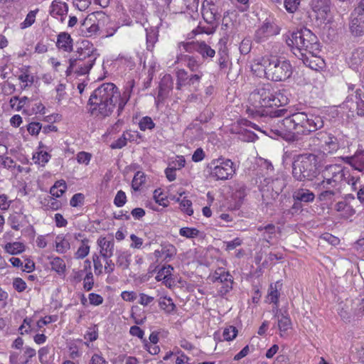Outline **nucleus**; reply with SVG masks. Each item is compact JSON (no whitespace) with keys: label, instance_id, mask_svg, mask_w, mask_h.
I'll use <instances>...</instances> for the list:
<instances>
[{"label":"nucleus","instance_id":"29","mask_svg":"<svg viewBox=\"0 0 364 364\" xmlns=\"http://www.w3.org/2000/svg\"><path fill=\"white\" fill-rule=\"evenodd\" d=\"M184 61L186 65L192 72H198V69L201 65V63L194 56L188 55H183L181 53L177 56L176 62Z\"/></svg>","mask_w":364,"mask_h":364},{"label":"nucleus","instance_id":"21","mask_svg":"<svg viewBox=\"0 0 364 364\" xmlns=\"http://www.w3.org/2000/svg\"><path fill=\"white\" fill-rule=\"evenodd\" d=\"M56 46L59 50L70 53L73 50V40L67 32H60L57 36Z\"/></svg>","mask_w":364,"mask_h":364},{"label":"nucleus","instance_id":"13","mask_svg":"<svg viewBox=\"0 0 364 364\" xmlns=\"http://www.w3.org/2000/svg\"><path fill=\"white\" fill-rule=\"evenodd\" d=\"M279 33L278 27L269 22L264 21L255 31L254 40L260 43L266 41L270 36L277 35Z\"/></svg>","mask_w":364,"mask_h":364},{"label":"nucleus","instance_id":"22","mask_svg":"<svg viewBox=\"0 0 364 364\" xmlns=\"http://www.w3.org/2000/svg\"><path fill=\"white\" fill-rule=\"evenodd\" d=\"M82 44L84 46V47L77 48L74 55L70 59H79L80 61L92 59L93 62H95L97 59V55L94 53L93 49L88 48L87 46L85 45V42H82Z\"/></svg>","mask_w":364,"mask_h":364},{"label":"nucleus","instance_id":"39","mask_svg":"<svg viewBox=\"0 0 364 364\" xmlns=\"http://www.w3.org/2000/svg\"><path fill=\"white\" fill-rule=\"evenodd\" d=\"M51 156L46 151H38L33 155V161L35 164H37L41 166H45V165L48 162Z\"/></svg>","mask_w":364,"mask_h":364},{"label":"nucleus","instance_id":"38","mask_svg":"<svg viewBox=\"0 0 364 364\" xmlns=\"http://www.w3.org/2000/svg\"><path fill=\"white\" fill-rule=\"evenodd\" d=\"M67 186L65 181H57L55 184L50 188V193L52 196L55 198L60 197L66 191Z\"/></svg>","mask_w":364,"mask_h":364},{"label":"nucleus","instance_id":"26","mask_svg":"<svg viewBox=\"0 0 364 364\" xmlns=\"http://www.w3.org/2000/svg\"><path fill=\"white\" fill-rule=\"evenodd\" d=\"M294 200H299V202L311 203L315 199L314 193L306 188H299L296 190L292 195Z\"/></svg>","mask_w":364,"mask_h":364},{"label":"nucleus","instance_id":"15","mask_svg":"<svg viewBox=\"0 0 364 364\" xmlns=\"http://www.w3.org/2000/svg\"><path fill=\"white\" fill-rule=\"evenodd\" d=\"M323 178V181L318 184V186L323 190L319 195V198L321 200L331 199L338 193L341 184L330 178Z\"/></svg>","mask_w":364,"mask_h":364},{"label":"nucleus","instance_id":"64","mask_svg":"<svg viewBox=\"0 0 364 364\" xmlns=\"http://www.w3.org/2000/svg\"><path fill=\"white\" fill-rule=\"evenodd\" d=\"M242 240L239 237H236L231 241L224 242V245L225 246V250L227 251L233 250L238 246L241 245Z\"/></svg>","mask_w":364,"mask_h":364},{"label":"nucleus","instance_id":"9","mask_svg":"<svg viewBox=\"0 0 364 364\" xmlns=\"http://www.w3.org/2000/svg\"><path fill=\"white\" fill-rule=\"evenodd\" d=\"M224 5L223 0H204L202 5L203 16L205 21L213 24L220 17Z\"/></svg>","mask_w":364,"mask_h":364},{"label":"nucleus","instance_id":"27","mask_svg":"<svg viewBox=\"0 0 364 364\" xmlns=\"http://www.w3.org/2000/svg\"><path fill=\"white\" fill-rule=\"evenodd\" d=\"M330 0H312L311 6L313 10L318 13L321 18L330 11Z\"/></svg>","mask_w":364,"mask_h":364},{"label":"nucleus","instance_id":"14","mask_svg":"<svg viewBox=\"0 0 364 364\" xmlns=\"http://www.w3.org/2000/svg\"><path fill=\"white\" fill-rule=\"evenodd\" d=\"M360 11V9H355L350 16L349 28L355 36L364 35V12Z\"/></svg>","mask_w":364,"mask_h":364},{"label":"nucleus","instance_id":"56","mask_svg":"<svg viewBox=\"0 0 364 364\" xmlns=\"http://www.w3.org/2000/svg\"><path fill=\"white\" fill-rule=\"evenodd\" d=\"M299 4L300 0H284L285 9L289 13L295 12L297 10Z\"/></svg>","mask_w":364,"mask_h":364},{"label":"nucleus","instance_id":"58","mask_svg":"<svg viewBox=\"0 0 364 364\" xmlns=\"http://www.w3.org/2000/svg\"><path fill=\"white\" fill-rule=\"evenodd\" d=\"M85 196L82 193H75L70 200L72 207H77L83 204Z\"/></svg>","mask_w":364,"mask_h":364},{"label":"nucleus","instance_id":"32","mask_svg":"<svg viewBox=\"0 0 364 364\" xmlns=\"http://www.w3.org/2000/svg\"><path fill=\"white\" fill-rule=\"evenodd\" d=\"M5 251L10 255H18L25 250V246L19 242H8L4 246Z\"/></svg>","mask_w":364,"mask_h":364},{"label":"nucleus","instance_id":"33","mask_svg":"<svg viewBox=\"0 0 364 364\" xmlns=\"http://www.w3.org/2000/svg\"><path fill=\"white\" fill-rule=\"evenodd\" d=\"M198 53L202 56L203 59L208 58H213L215 55V51L209 45L204 41L199 42Z\"/></svg>","mask_w":364,"mask_h":364},{"label":"nucleus","instance_id":"35","mask_svg":"<svg viewBox=\"0 0 364 364\" xmlns=\"http://www.w3.org/2000/svg\"><path fill=\"white\" fill-rule=\"evenodd\" d=\"M70 248L69 240L58 235L55 238V250L60 254L66 252Z\"/></svg>","mask_w":364,"mask_h":364},{"label":"nucleus","instance_id":"18","mask_svg":"<svg viewBox=\"0 0 364 364\" xmlns=\"http://www.w3.org/2000/svg\"><path fill=\"white\" fill-rule=\"evenodd\" d=\"M97 245L100 247V254L103 259L111 258L114 255V241L113 239L108 240L105 237H101L97 240Z\"/></svg>","mask_w":364,"mask_h":364},{"label":"nucleus","instance_id":"2","mask_svg":"<svg viewBox=\"0 0 364 364\" xmlns=\"http://www.w3.org/2000/svg\"><path fill=\"white\" fill-rule=\"evenodd\" d=\"M131 95V90L127 89L120 96L116 85L111 82L103 83L91 94L88 105L89 112L96 117L105 118L109 116L117 104L118 112H121Z\"/></svg>","mask_w":364,"mask_h":364},{"label":"nucleus","instance_id":"11","mask_svg":"<svg viewBox=\"0 0 364 364\" xmlns=\"http://www.w3.org/2000/svg\"><path fill=\"white\" fill-rule=\"evenodd\" d=\"M97 16L105 18V14L102 11H97L89 14L81 23L80 26V34L83 36L91 37L95 35L99 31V24L95 21Z\"/></svg>","mask_w":364,"mask_h":364},{"label":"nucleus","instance_id":"3","mask_svg":"<svg viewBox=\"0 0 364 364\" xmlns=\"http://www.w3.org/2000/svg\"><path fill=\"white\" fill-rule=\"evenodd\" d=\"M286 42L297 58H300L302 53L317 55L321 51L316 36L306 28L293 32Z\"/></svg>","mask_w":364,"mask_h":364},{"label":"nucleus","instance_id":"53","mask_svg":"<svg viewBox=\"0 0 364 364\" xmlns=\"http://www.w3.org/2000/svg\"><path fill=\"white\" fill-rule=\"evenodd\" d=\"M180 205L182 211L186 213L188 215H191L193 213L192 209V202L190 200L186 199L185 198L181 200Z\"/></svg>","mask_w":364,"mask_h":364},{"label":"nucleus","instance_id":"43","mask_svg":"<svg viewBox=\"0 0 364 364\" xmlns=\"http://www.w3.org/2000/svg\"><path fill=\"white\" fill-rule=\"evenodd\" d=\"M199 42H181L178 45L181 52L193 53L197 52L198 49Z\"/></svg>","mask_w":364,"mask_h":364},{"label":"nucleus","instance_id":"19","mask_svg":"<svg viewBox=\"0 0 364 364\" xmlns=\"http://www.w3.org/2000/svg\"><path fill=\"white\" fill-rule=\"evenodd\" d=\"M299 58L302 60L304 65L315 70L323 68L325 64L323 60L318 56V54L302 53L301 56Z\"/></svg>","mask_w":364,"mask_h":364},{"label":"nucleus","instance_id":"61","mask_svg":"<svg viewBox=\"0 0 364 364\" xmlns=\"http://www.w3.org/2000/svg\"><path fill=\"white\" fill-rule=\"evenodd\" d=\"M247 195V187L244 184H238L235 193V197L242 200Z\"/></svg>","mask_w":364,"mask_h":364},{"label":"nucleus","instance_id":"20","mask_svg":"<svg viewBox=\"0 0 364 364\" xmlns=\"http://www.w3.org/2000/svg\"><path fill=\"white\" fill-rule=\"evenodd\" d=\"M343 160L354 169L364 172V151H356L353 156L343 157Z\"/></svg>","mask_w":364,"mask_h":364},{"label":"nucleus","instance_id":"37","mask_svg":"<svg viewBox=\"0 0 364 364\" xmlns=\"http://www.w3.org/2000/svg\"><path fill=\"white\" fill-rule=\"evenodd\" d=\"M161 252L164 253V260L169 261L173 258L177 252V250L174 245L171 243L165 242L161 244Z\"/></svg>","mask_w":364,"mask_h":364},{"label":"nucleus","instance_id":"36","mask_svg":"<svg viewBox=\"0 0 364 364\" xmlns=\"http://www.w3.org/2000/svg\"><path fill=\"white\" fill-rule=\"evenodd\" d=\"M159 306L167 314L172 313L176 308V305L174 304L172 299L166 296L159 299Z\"/></svg>","mask_w":364,"mask_h":364},{"label":"nucleus","instance_id":"34","mask_svg":"<svg viewBox=\"0 0 364 364\" xmlns=\"http://www.w3.org/2000/svg\"><path fill=\"white\" fill-rule=\"evenodd\" d=\"M26 217L27 216L26 215H23V213H15L14 214L10 215L8 221L13 230H18L22 226V219H26Z\"/></svg>","mask_w":364,"mask_h":364},{"label":"nucleus","instance_id":"17","mask_svg":"<svg viewBox=\"0 0 364 364\" xmlns=\"http://www.w3.org/2000/svg\"><path fill=\"white\" fill-rule=\"evenodd\" d=\"M274 318H277V328L279 331V336L282 338H287L289 336V330L292 328V323L289 315L279 314L278 310L274 314Z\"/></svg>","mask_w":364,"mask_h":364},{"label":"nucleus","instance_id":"31","mask_svg":"<svg viewBox=\"0 0 364 364\" xmlns=\"http://www.w3.org/2000/svg\"><path fill=\"white\" fill-rule=\"evenodd\" d=\"M277 228L274 224L269 223L267 225H260L257 227V231L262 233L264 239L269 242L276 233Z\"/></svg>","mask_w":364,"mask_h":364},{"label":"nucleus","instance_id":"52","mask_svg":"<svg viewBox=\"0 0 364 364\" xmlns=\"http://www.w3.org/2000/svg\"><path fill=\"white\" fill-rule=\"evenodd\" d=\"M154 198L155 201L159 203L160 205L166 207L168 205L167 199L163 196V193L161 189H156L154 192Z\"/></svg>","mask_w":364,"mask_h":364},{"label":"nucleus","instance_id":"45","mask_svg":"<svg viewBox=\"0 0 364 364\" xmlns=\"http://www.w3.org/2000/svg\"><path fill=\"white\" fill-rule=\"evenodd\" d=\"M279 293L277 289L276 284L274 287L273 284H271L269 287L268 295H267V299L269 301L270 303H273L276 308H278L279 306Z\"/></svg>","mask_w":364,"mask_h":364},{"label":"nucleus","instance_id":"7","mask_svg":"<svg viewBox=\"0 0 364 364\" xmlns=\"http://www.w3.org/2000/svg\"><path fill=\"white\" fill-rule=\"evenodd\" d=\"M208 168L210 170V176L217 181L231 178L236 171L234 163L223 157L212 160L208 164Z\"/></svg>","mask_w":364,"mask_h":364},{"label":"nucleus","instance_id":"42","mask_svg":"<svg viewBox=\"0 0 364 364\" xmlns=\"http://www.w3.org/2000/svg\"><path fill=\"white\" fill-rule=\"evenodd\" d=\"M146 180V176L142 171H137L132 180V186L134 191L139 190L142 184L144 183Z\"/></svg>","mask_w":364,"mask_h":364},{"label":"nucleus","instance_id":"50","mask_svg":"<svg viewBox=\"0 0 364 364\" xmlns=\"http://www.w3.org/2000/svg\"><path fill=\"white\" fill-rule=\"evenodd\" d=\"M127 202V196H126V193L122 191V190H119V191H117L115 197H114V204L117 206V207H122L125 205Z\"/></svg>","mask_w":364,"mask_h":364},{"label":"nucleus","instance_id":"54","mask_svg":"<svg viewBox=\"0 0 364 364\" xmlns=\"http://www.w3.org/2000/svg\"><path fill=\"white\" fill-rule=\"evenodd\" d=\"M93 285H94L93 274L90 271L86 274V275L84 278L83 287L86 291H88L92 289Z\"/></svg>","mask_w":364,"mask_h":364},{"label":"nucleus","instance_id":"12","mask_svg":"<svg viewBox=\"0 0 364 364\" xmlns=\"http://www.w3.org/2000/svg\"><path fill=\"white\" fill-rule=\"evenodd\" d=\"M95 63L92 59L82 61L79 59H70L69 66L65 71L66 75L70 76L72 73H75L77 75L88 74Z\"/></svg>","mask_w":364,"mask_h":364},{"label":"nucleus","instance_id":"46","mask_svg":"<svg viewBox=\"0 0 364 364\" xmlns=\"http://www.w3.org/2000/svg\"><path fill=\"white\" fill-rule=\"evenodd\" d=\"M200 231L194 228H182L179 230V234L181 236L191 239L198 236Z\"/></svg>","mask_w":364,"mask_h":364},{"label":"nucleus","instance_id":"23","mask_svg":"<svg viewBox=\"0 0 364 364\" xmlns=\"http://www.w3.org/2000/svg\"><path fill=\"white\" fill-rule=\"evenodd\" d=\"M116 266L122 269L126 270L129 268L132 262V254L128 250H117L116 252Z\"/></svg>","mask_w":364,"mask_h":364},{"label":"nucleus","instance_id":"28","mask_svg":"<svg viewBox=\"0 0 364 364\" xmlns=\"http://www.w3.org/2000/svg\"><path fill=\"white\" fill-rule=\"evenodd\" d=\"M68 6L66 3L58 1L56 0L52 1L49 11L51 16H63L68 14Z\"/></svg>","mask_w":364,"mask_h":364},{"label":"nucleus","instance_id":"40","mask_svg":"<svg viewBox=\"0 0 364 364\" xmlns=\"http://www.w3.org/2000/svg\"><path fill=\"white\" fill-rule=\"evenodd\" d=\"M52 270L55 271L59 274H63L65 271V263L63 259L59 257L52 258L50 262Z\"/></svg>","mask_w":364,"mask_h":364},{"label":"nucleus","instance_id":"8","mask_svg":"<svg viewBox=\"0 0 364 364\" xmlns=\"http://www.w3.org/2000/svg\"><path fill=\"white\" fill-rule=\"evenodd\" d=\"M338 132L322 131L316 134L315 139L323 153L334 154L340 149V139Z\"/></svg>","mask_w":364,"mask_h":364},{"label":"nucleus","instance_id":"44","mask_svg":"<svg viewBox=\"0 0 364 364\" xmlns=\"http://www.w3.org/2000/svg\"><path fill=\"white\" fill-rule=\"evenodd\" d=\"M39 9H36L35 10L31 11L26 15L25 20L21 23V28L24 29L32 26L36 21V16Z\"/></svg>","mask_w":364,"mask_h":364},{"label":"nucleus","instance_id":"25","mask_svg":"<svg viewBox=\"0 0 364 364\" xmlns=\"http://www.w3.org/2000/svg\"><path fill=\"white\" fill-rule=\"evenodd\" d=\"M173 82L171 75H165L159 86V97L162 98L166 97L169 92L173 89Z\"/></svg>","mask_w":364,"mask_h":364},{"label":"nucleus","instance_id":"30","mask_svg":"<svg viewBox=\"0 0 364 364\" xmlns=\"http://www.w3.org/2000/svg\"><path fill=\"white\" fill-rule=\"evenodd\" d=\"M173 267L171 265L164 266L161 268L156 276L157 281H163L166 286L171 285L170 280L172 275Z\"/></svg>","mask_w":364,"mask_h":364},{"label":"nucleus","instance_id":"1","mask_svg":"<svg viewBox=\"0 0 364 364\" xmlns=\"http://www.w3.org/2000/svg\"><path fill=\"white\" fill-rule=\"evenodd\" d=\"M323 125V120L319 115L305 112L289 114L286 109H277L270 112L268 125L262 132L272 139L295 141L299 135H309Z\"/></svg>","mask_w":364,"mask_h":364},{"label":"nucleus","instance_id":"63","mask_svg":"<svg viewBox=\"0 0 364 364\" xmlns=\"http://www.w3.org/2000/svg\"><path fill=\"white\" fill-rule=\"evenodd\" d=\"M92 155L90 153L80 151L77 154V161L79 164L87 165L91 159Z\"/></svg>","mask_w":364,"mask_h":364},{"label":"nucleus","instance_id":"5","mask_svg":"<svg viewBox=\"0 0 364 364\" xmlns=\"http://www.w3.org/2000/svg\"><path fill=\"white\" fill-rule=\"evenodd\" d=\"M250 99L258 102L263 107H279L287 102V98L271 84L258 86L250 95Z\"/></svg>","mask_w":364,"mask_h":364},{"label":"nucleus","instance_id":"10","mask_svg":"<svg viewBox=\"0 0 364 364\" xmlns=\"http://www.w3.org/2000/svg\"><path fill=\"white\" fill-rule=\"evenodd\" d=\"M262 186V197H268L266 192L271 191V198L275 200L286 187L287 183L282 176H278L265 178Z\"/></svg>","mask_w":364,"mask_h":364},{"label":"nucleus","instance_id":"4","mask_svg":"<svg viewBox=\"0 0 364 364\" xmlns=\"http://www.w3.org/2000/svg\"><path fill=\"white\" fill-rule=\"evenodd\" d=\"M265 77L274 82H282L291 77L293 67L289 60L282 57L272 56L263 58Z\"/></svg>","mask_w":364,"mask_h":364},{"label":"nucleus","instance_id":"47","mask_svg":"<svg viewBox=\"0 0 364 364\" xmlns=\"http://www.w3.org/2000/svg\"><path fill=\"white\" fill-rule=\"evenodd\" d=\"M139 127L141 131L146 129H152L155 127V124L149 117H144L139 123Z\"/></svg>","mask_w":364,"mask_h":364},{"label":"nucleus","instance_id":"57","mask_svg":"<svg viewBox=\"0 0 364 364\" xmlns=\"http://www.w3.org/2000/svg\"><path fill=\"white\" fill-rule=\"evenodd\" d=\"M218 282L226 284L228 288L232 289V284L233 282L232 276L228 272H225V269L222 272Z\"/></svg>","mask_w":364,"mask_h":364},{"label":"nucleus","instance_id":"6","mask_svg":"<svg viewBox=\"0 0 364 364\" xmlns=\"http://www.w3.org/2000/svg\"><path fill=\"white\" fill-rule=\"evenodd\" d=\"M317 156L314 154L299 155L292 164L293 177L299 181H311L317 176Z\"/></svg>","mask_w":364,"mask_h":364},{"label":"nucleus","instance_id":"24","mask_svg":"<svg viewBox=\"0 0 364 364\" xmlns=\"http://www.w3.org/2000/svg\"><path fill=\"white\" fill-rule=\"evenodd\" d=\"M364 61V49L358 48L355 49L348 59L349 66L354 70H357Z\"/></svg>","mask_w":364,"mask_h":364},{"label":"nucleus","instance_id":"16","mask_svg":"<svg viewBox=\"0 0 364 364\" xmlns=\"http://www.w3.org/2000/svg\"><path fill=\"white\" fill-rule=\"evenodd\" d=\"M322 176L341 184L345 178V169L338 164L329 165L325 167Z\"/></svg>","mask_w":364,"mask_h":364},{"label":"nucleus","instance_id":"41","mask_svg":"<svg viewBox=\"0 0 364 364\" xmlns=\"http://www.w3.org/2000/svg\"><path fill=\"white\" fill-rule=\"evenodd\" d=\"M188 73L184 69H179L176 71V89L181 90L182 86L187 85L188 80Z\"/></svg>","mask_w":364,"mask_h":364},{"label":"nucleus","instance_id":"48","mask_svg":"<svg viewBox=\"0 0 364 364\" xmlns=\"http://www.w3.org/2000/svg\"><path fill=\"white\" fill-rule=\"evenodd\" d=\"M237 335V329L233 326H230L223 331V336L226 341H232Z\"/></svg>","mask_w":364,"mask_h":364},{"label":"nucleus","instance_id":"62","mask_svg":"<svg viewBox=\"0 0 364 364\" xmlns=\"http://www.w3.org/2000/svg\"><path fill=\"white\" fill-rule=\"evenodd\" d=\"M219 58L218 59V64L220 70L227 68L228 63V56L224 51L218 53Z\"/></svg>","mask_w":364,"mask_h":364},{"label":"nucleus","instance_id":"59","mask_svg":"<svg viewBox=\"0 0 364 364\" xmlns=\"http://www.w3.org/2000/svg\"><path fill=\"white\" fill-rule=\"evenodd\" d=\"M203 76V73L201 71H198L197 73L190 75L187 81V85L198 86Z\"/></svg>","mask_w":364,"mask_h":364},{"label":"nucleus","instance_id":"60","mask_svg":"<svg viewBox=\"0 0 364 364\" xmlns=\"http://www.w3.org/2000/svg\"><path fill=\"white\" fill-rule=\"evenodd\" d=\"M92 261L95 274L97 275H100L102 273L103 266L100 259V256L96 254L92 256Z\"/></svg>","mask_w":364,"mask_h":364},{"label":"nucleus","instance_id":"49","mask_svg":"<svg viewBox=\"0 0 364 364\" xmlns=\"http://www.w3.org/2000/svg\"><path fill=\"white\" fill-rule=\"evenodd\" d=\"M240 52L242 55L248 54L252 49V40L250 38H245L240 45Z\"/></svg>","mask_w":364,"mask_h":364},{"label":"nucleus","instance_id":"51","mask_svg":"<svg viewBox=\"0 0 364 364\" xmlns=\"http://www.w3.org/2000/svg\"><path fill=\"white\" fill-rule=\"evenodd\" d=\"M36 354V350L34 348L26 347L25 348L23 355L22 357V360H21V364H26L29 359L34 357Z\"/></svg>","mask_w":364,"mask_h":364},{"label":"nucleus","instance_id":"55","mask_svg":"<svg viewBox=\"0 0 364 364\" xmlns=\"http://www.w3.org/2000/svg\"><path fill=\"white\" fill-rule=\"evenodd\" d=\"M89 252L90 246L82 242V244L78 247L75 253V257L77 259H83L89 254Z\"/></svg>","mask_w":364,"mask_h":364}]
</instances>
